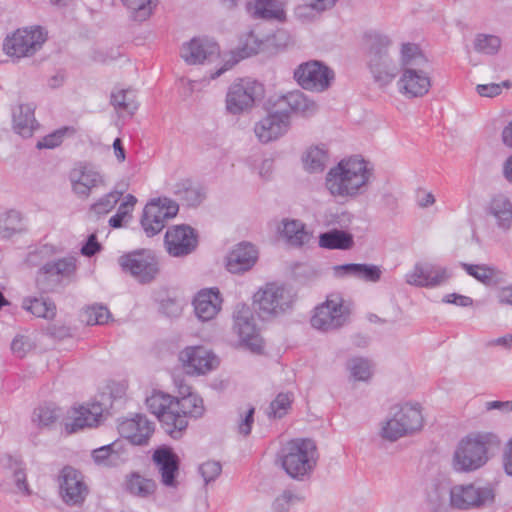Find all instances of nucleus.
Masks as SVG:
<instances>
[{"label":"nucleus","mask_w":512,"mask_h":512,"mask_svg":"<svg viewBox=\"0 0 512 512\" xmlns=\"http://www.w3.org/2000/svg\"><path fill=\"white\" fill-rule=\"evenodd\" d=\"M478 94L482 97H495L502 91L500 84H480L476 87Z\"/></svg>","instance_id":"338daca9"},{"label":"nucleus","mask_w":512,"mask_h":512,"mask_svg":"<svg viewBox=\"0 0 512 512\" xmlns=\"http://www.w3.org/2000/svg\"><path fill=\"white\" fill-rule=\"evenodd\" d=\"M22 308L32 315L46 320H53L56 316L57 308L49 297H27L23 299Z\"/></svg>","instance_id":"72a5a7b5"},{"label":"nucleus","mask_w":512,"mask_h":512,"mask_svg":"<svg viewBox=\"0 0 512 512\" xmlns=\"http://www.w3.org/2000/svg\"><path fill=\"white\" fill-rule=\"evenodd\" d=\"M354 245L353 235L340 229H331L319 235V246L329 250H348Z\"/></svg>","instance_id":"f704fd0d"},{"label":"nucleus","mask_w":512,"mask_h":512,"mask_svg":"<svg viewBox=\"0 0 512 512\" xmlns=\"http://www.w3.org/2000/svg\"><path fill=\"white\" fill-rule=\"evenodd\" d=\"M489 215L493 216L497 227L503 232H507L512 227V204L510 200L498 195L494 197L488 208Z\"/></svg>","instance_id":"473e14b6"},{"label":"nucleus","mask_w":512,"mask_h":512,"mask_svg":"<svg viewBox=\"0 0 512 512\" xmlns=\"http://www.w3.org/2000/svg\"><path fill=\"white\" fill-rule=\"evenodd\" d=\"M484 407L486 411L497 410L501 414H508L512 412V401H487Z\"/></svg>","instance_id":"69168bd1"},{"label":"nucleus","mask_w":512,"mask_h":512,"mask_svg":"<svg viewBox=\"0 0 512 512\" xmlns=\"http://www.w3.org/2000/svg\"><path fill=\"white\" fill-rule=\"evenodd\" d=\"M282 236L291 246L301 247L310 240V233L299 220H283Z\"/></svg>","instance_id":"e433bc0d"},{"label":"nucleus","mask_w":512,"mask_h":512,"mask_svg":"<svg viewBox=\"0 0 512 512\" xmlns=\"http://www.w3.org/2000/svg\"><path fill=\"white\" fill-rule=\"evenodd\" d=\"M423 427V416L419 404H397L390 408L389 417L381 429V435L389 441L419 431Z\"/></svg>","instance_id":"0eeeda50"},{"label":"nucleus","mask_w":512,"mask_h":512,"mask_svg":"<svg viewBox=\"0 0 512 512\" xmlns=\"http://www.w3.org/2000/svg\"><path fill=\"white\" fill-rule=\"evenodd\" d=\"M34 111L35 108L32 104H23L13 112L14 131L23 138L31 137L38 126Z\"/></svg>","instance_id":"2f4dec72"},{"label":"nucleus","mask_w":512,"mask_h":512,"mask_svg":"<svg viewBox=\"0 0 512 512\" xmlns=\"http://www.w3.org/2000/svg\"><path fill=\"white\" fill-rule=\"evenodd\" d=\"M381 275L382 271L377 265L359 263V272L357 274V279L375 283L380 280Z\"/></svg>","instance_id":"6e6d98bb"},{"label":"nucleus","mask_w":512,"mask_h":512,"mask_svg":"<svg viewBox=\"0 0 512 512\" xmlns=\"http://www.w3.org/2000/svg\"><path fill=\"white\" fill-rule=\"evenodd\" d=\"M328 151L324 146L310 147L303 156L304 167L311 173L322 172L328 162Z\"/></svg>","instance_id":"a19ab883"},{"label":"nucleus","mask_w":512,"mask_h":512,"mask_svg":"<svg viewBox=\"0 0 512 512\" xmlns=\"http://www.w3.org/2000/svg\"><path fill=\"white\" fill-rule=\"evenodd\" d=\"M59 492L64 503L76 506L84 502L89 490L82 473L71 466H65L59 475Z\"/></svg>","instance_id":"a211bd4d"},{"label":"nucleus","mask_w":512,"mask_h":512,"mask_svg":"<svg viewBox=\"0 0 512 512\" xmlns=\"http://www.w3.org/2000/svg\"><path fill=\"white\" fill-rule=\"evenodd\" d=\"M293 76L300 87L312 92L326 91L335 78L334 71L317 60L300 64Z\"/></svg>","instance_id":"4468645a"},{"label":"nucleus","mask_w":512,"mask_h":512,"mask_svg":"<svg viewBox=\"0 0 512 512\" xmlns=\"http://www.w3.org/2000/svg\"><path fill=\"white\" fill-rule=\"evenodd\" d=\"M118 264L124 273L142 285L153 282L160 272L157 256L148 249L126 253L118 258Z\"/></svg>","instance_id":"6e6552de"},{"label":"nucleus","mask_w":512,"mask_h":512,"mask_svg":"<svg viewBox=\"0 0 512 512\" xmlns=\"http://www.w3.org/2000/svg\"><path fill=\"white\" fill-rule=\"evenodd\" d=\"M261 45V41L258 40L257 36L252 32H248L240 37L239 45L236 51L232 52L231 59L227 60L224 65L211 73L210 79H215L223 74L225 71L231 69L240 60L257 54Z\"/></svg>","instance_id":"a878e982"},{"label":"nucleus","mask_w":512,"mask_h":512,"mask_svg":"<svg viewBox=\"0 0 512 512\" xmlns=\"http://www.w3.org/2000/svg\"><path fill=\"white\" fill-rule=\"evenodd\" d=\"M494 500L495 490L490 484H457L450 488V504L453 509H478L493 504Z\"/></svg>","instance_id":"9d476101"},{"label":"nucleus","mask_w":512,"mask_h":512,"mask_svg":"<svg viewBox=\"0 0 512 512\" xmlns=\"http://www.w3.org/2000/svg\"><path fill=\"white\" fill-rule=\"evenodd\" d=\"M179 361L182 364L185 373L192 374V346H187L179 354Z\"/></svg>","instance_id":"774afa93"},{"label":"nucleus","mask_w":512,"mask_h":512,"mask_svg":"<svg viewBox=\"0 0 512 512\" xmlns=\"http://www.w3.org/2000/svg\"><path fill=\"white\" fill-rule=\"evenodd\" d=\"M121 2L129 11L130 18L140 23L146 21L156 7L154 0H121Z\"/></svg>","instance_id":"79ce46f5"},{"label":"nucleus","mask_w":512,"mask_h":512,"mask_svg":"<svg viewBox=\"0 0 512 512\" xmlns=\"http://www.w3.org/2000/svg\"><path fill=\"white\" fill-rule=\"evenodd\" d=\"M38 424L42 426H49L57 419V410L50 406H40L34 411Z\"/></svg>","instance_id":"bf43d9fd"},{"label":"nucleus","mask_w":512,"mask_h":512,"mask_svg":"<svg viewBox=\"0 0 512 512\" xmlns=\"http://www.w3.org/2000/svg\"><path fill=\"white\" fill-rule=\"evenodd\" d=\"M447 279L446 269L431 263H417L413 270L406 274V282L418 287H436Z\"/></svg>","instance_id":"5701e85b"},{"label":"nucleus","mask_w":512,"mask_h":512,"mask_svg":"<svg viewBox=\"0 0 512 512\" xmlns=\"http://www.w3.org/2000/svg\"><path fill=\"white\" fill-rule=\"evenodd\" d=\"M24 230L21 213L9 210L0 215V234L3 238H10Z\"/></svg>","instance_id":"37998d69"},{"label":"nucleus","mask_w":512,"mask_h":512,"mask_svg":"<svg viewBox=\"0 0 512 512\" xmlns=\"http://www.w3.org/2000/svg\"><path fill=\"white\" fill-rule=\"evenodd\" d=\"M500 445L492 432H479L462 439L453 455V468L458 472L475 471L488 461V451Z\"/></svg>","instance_id":"7ed1b4c3"},{"label":"nucleus","mask_w":512,"mask_h":512,"mask_svg":"<svg viewBox=\"0 0 512 512\" xmlns=\"http://www.w3.org/2000/svg\"><path fill=\"white\" fill-rule=\"evenodd\" d=\"M121 196L122 192L117 190L111 191L99 198L97 202L91 205L90 209L98 215L107 214L114 209Z\"/></svg>","instance_id":"8fccbe9b"},{"label":"nucleus","mask_w":512,"mask_h":512,"mask_svg":"<svg viewBox=\"0 0 512 512\" xmlns=\"http://www.w3.org/2000/svg\"><path fill=\"white\" fill-rule=\"evenodd\" d=\"M462 267L468 275L485 285H491L495 280L496 270L490 266L462 263Z\"/></svg>","instance_id":"de8ad7c7"},{"label":"nucleus","mask_w":512,"mask_h":512,"mask_svg":"<svg viewBox=\"0 0 512 512\" xmlns=\"http://www.w3.org/2000/svg\"><path fill=\"white\" fill-rule=\"evenodd\" d=\"M198 472L203 478L204 485L214 482L222 472V465L219 461L209 460L198 467Z\"/></svg>","instance_id":"864d4df0"},{"label":"nucleus","mask_w":512,"mask_h":512,"mask_svg":"<svg viewBox=\"0 0 512 512\" xmlns=\"http://www.w3.org/2000/svg\"><path fill=\"white\" fill-rule=\"evenodd\" d=\"M118 430L120 435L133 445H146L154 432V423L143 414L123 420Z\"/></svg>","instance_id":"4be33fe9"},{"label":"nucleus","mask_w":512,"mask_h":512,"mask_svg":"<svg viewBox=\"0 0 512 512\" xmlns=\"http://www.w3.org/2000/svg\"><path fill=\"white\" fill-rule=\"evenodd\" d=\"M319 454L316 443L308 438H296L281 449L280 461L285 472L295 480L309 478L315 470Z\"/></svg>","instance_id":"20e7f679"},{"label":"nucleus","mask_w":512,"mask_h":512,"mask_svg":"<svg viewBox=\"0 0 512 512\" xmlns=\"http://www.w3.org/2000/svg\"><path fill=\"white\" fill-rule=\"evenodd\" d=\"M73 192L80 198H88L94 188L105 185L103 175L89 165L80 164L69 174Z\"/></svg>","instance_id":"aec40b11"},{"label":"nucleus","mask_w":512,"mask_h":512,"mask_svg":"<svg viewBox=\"0 0 512 512\" xmlns=\"http://www.w3.org/2000/svg\"><path fill=\"white\" fill-rule=\"evenodd\" d=\"M178 211V203L170 198L151 199L143 209L141 227L148 237H153L165 228L167 222L174 218Z\"/></svg>","instance_id":"1a4fd4ad"},{"label":"nucleus","mask_w":512,"mask_h":512,"mask_svg":"<svg viewBox=\"0 0 512 512\" xmlns=\"http://www.w3.org/2000/svg\"><path fill=\"white\" fill-rule=\"evenodd\" d=\"M13 482L16 487L17 492L22 493L24 495L29 496L31 494V490L27 483V475L25 469L22 464L16 463L13 470Z\"/></svg>","instance_id":"13d9d810"},{"label":"nucleus","mask_w":512,"mask_h":512,"mask_svg":"<svg viewBox=\"0 0 512 512\" xmlns=\"http://www.w3.org/2000/svg\"><path fill=\"white\" fill-rule=\"evenodd\" d=\"M77 269L75 257L52 258L42 269H38L35 277L37 288L44 293L53 292L64 279L72 277Z\"/></svg>","instance_id":"9b49d317"},{"label":"nucleus","mask_w":512,"mask_h":512,"mask_svg":"<svg viewBox=\"0 0 512 512\" xmlns=\"http://www.w3.org/2000/svg\"><path fill=\"white\" fill-rule=\"evenodd\" d=\"M258 252L254 245L247 242L238 244L227 257V269L231 273L249 270L257 261Z\"/></svg>","instance_id":"bb28decb"},{"label":"nucleus","mask_w":512,"mask_h":512,"mask_svg":"<svg viewBox=\"0 0 512 512\" xmlns=\"http://www.w3.org/2000/svg\"><path fill=\"white\" fill-rule=\"evenodd\" d=\"M126 489L133 495L145 498L154 493L156 483L134 473L128 478Z\"/></svg>","instance_id":"c03bdc74"},{"label":"nucleus","mask_w":512,"mask_h":512,"mask_svg":"<svg viewBox=\"0 0 512 512\" xmlns=\"http://www.w3.org/2000/svg\"><path fill=\"white\" fill-rule=\"evenodd\" d=\"M278 104L280 107L286 105L292 112L303 117H311L318 110L317 103L300 90H295L281 96Z\"/></svg>","instance_id":"c756f323"},{"label":"nucleus","mask_w":512,"mask_h":512,"mask_svg":"<svg viewBox=\"0 0 512 512\" xmlns=\"http://www.w3.org/2000/svg\"><path fill=\"white\" fill-rule=\"evenodd\" d=\"M247 11L254 19L278 20L285 19V12L278 0H254L247 3Z\"/></svg>","instance_id":"7c9ffc66"},{"label":"nucleus","mask_w":512,"mask_h":512,"mask_svg":"<svg viewBox=\"0 0 512 512\" xmlns=\"http://www.w3.org/2000/svg\"><path fill=\"white\" fill-rule=\"evenodd\" d=\"M111 104L116 110L128 112L130 115H133L138 109L135 93L131 89H122L117 92H112Z\"/></svg>","instance_id":"a18cd8bd"},{"label":"nucleus","mask_w":512,"mask_h":512,"mask_svg":"<svg viewBox=\"0 0 512 512\" xmlns=\"http://www.w3.org/2000/svg\"><path fill=\"white\" fill-rule=\"evenodd\" d=\"M368 68L374 82L380 87H387L399 73L398 64L391 57L389 50L392 41L387 35L371 33L367 35Z\"/></svg>","instance_id":"423d86ee"},{"label":"nucleus","mask_w":512,"mask_h":512,"mask_svg":"<svg viewBox=\"0 0 512 512\" xmlns=\"http://www.w3.org/2000/svg\"><path fill=\"white\" fill-rule=\"evenodd\" d=\"M350 377L355 381H368L373 374L371 361L363 357H354L347 362Z\"/></svg>","instance_id":"49530a36"},{"label":"nucleus","mask_w":512,"mask_h":512,"mask_svg":"<svg viewBox=\"0 0 512 512\" xmlns=\"http://www.w3.org/2000/svg\"><path fill=\"white\" fill-rule=\"evenodd\" d=\"M301 500L302 498L292 491L285 490L273 501L272 510L273 512H288L292 505Z\"/></svg>","instance_id":"5fc2aeb1"},{"label":"nucleus","mask_w":512,"mask_h":512,"mask_svg":"<svg viewBox=\"0 0 512 512\" xmlns=\"http://www.w3.org/2000/svg\"><path fill=\"white\" fill-rule=\"evenodd\" d=\"M94 462L103 467H118L127 460L123 442L116 440L92 451Z\"/></svg>","instance_id":"c85d7f7f"},{"label":"nucleus","mask_w":512,"mask_h":512,"mask_svg":"<svg viewBox=\"0 0 512 512\" xmlns=\"http://www.w3.org/2000/svg\"><path fill=\"white\" fill-rule=\"evenodd\" d=\"M222 297L218 288H204L194 296V315L202 322L212 321L221 310Z\"/></svg>","instance_id":"b1692460"},{"label":"nucleus","mask_w":512,"mask_h":512,"mask_svg":"<svg viewBox=\"0 0 512 512\" xmlns=\"http://www.w3.org/2000/svg\"><path fill=\"white\" fill-rule=\"evenodd\" d=\"M219 358L201 346H194V374H207L219 366Z\"/></svg>","instance_id":"58836bf2"},{"label":"nucleus","mask_w":512,"mask_h":512,"mask_svg":"<svg viewBox=\"0 0 512 512\" xmlns=\"http://www.w3.org/2000/svg\"><path fill=\"white\" fill-rule=\"evenodd\" d=\"M220 55V48L216 41L207 36L194 37V65L205 61L212 62Z\"/></svg>","instance_id":"c9c22d12"},{"label":"nucleus","mask_w":512,"mask_h":512,"mask_svg":"<svg viewBox=\"0 0 512 512\" xmlns=\"http://www.w3.org/2000/svg\"><path fill=\"white\" fill-rule=\"evenodd\" d=\"M428 507L432 512H450V488L444 485H434L427 495Z\"/></svg>","instance_id":"4c0bfd02"},{"label":"nucleus","mask_w":512,"mask_h":512,"mask_svg":"<svg viewBox=\"0 0 512 512\" xmlns=\"http://www.w3.org/2000/svg\"><path fill=\"white\" fill-rule=\"evenodd\" d=\"M148 410L154 414L165 433L173 439L182 436L183 431L188 426V414L183 409L184 405L181 401L162 391H153L146 398Z\"/></svg>","instance_id":"39448f33"},{"label":"nucleus","mask_w":512,"mask_h":512,"mask_svg":"<svg viewBox=\"0 0 512 512\" xmlns=\"http://www.w3.org/2000/svg\"><path fill=\"white\" fill-rule=\"evenodd\" d=\"M152 461L161 476L162 484L176 488L180 460L173 449L166 445L159 446L153 452Z\"/></svg>","instance_id":"6ab92c4d"},{"label":"nucleus","mask_w":512,"mask_h":512,"mask_svg":"<svg viewBox=\"0 0 512 512\" xmlns=\"http://www.w3.org/2000/svg\"><path fill=\"white\" fill-rule=\"evenodd\" d=\"M84 317L88 325H103L108 322L111 313L106 306L95 304L85 310Z\"/></svg>","instance_id":"603ef678"},{"label":"nucleus","mask_w":512,"mask_h":512,"mask_svg":"<svg viewBox=\"0 0 512 512\" xmlns=\"http://www.w3.org/2000/svg\"><path fill=\"white\" fill-rule=\"evenodd\" d=\"M64 133H65V130H62V129L54 131L53 133L48 134L45 137H43L41 140H39L36 144V147L38 149H44V148L53 149L62 143Z\"/></svg>","instance_id":"052dcab7"},{"label":"nucleus","mask_w":512,"mask_h":512,"mask_svg":"<svg viewBox=\"0 0 512 512\" xmlns=\"http://www.w3.org/2000/svg\"><path fill=\"white\" fill-rule=\"evenodd\" d=\"M290 117L286 111H275L261 119L254 128L258 139L263 143L276 140L284 135L289 128Z\"/></svg>","instance_id":"412c9836"},{"label":"nucleus","mask_w":512,"mask_h":512,"mask_svg":"<svg viewBox=\"0 0 512 512\" xmlns=\"http://www.w3.org/2000/svg\"><path fill=\"white\" fill-rule=\"evenodd\" d=\"M372 172L364 159L357 156L342 159L326 175V187L331 195L356 198L363 194Z\"/></svg>","instance_id":"f257e3e1"},{"label":"nucleus","mask_w":512,"mask_h":512,"mask_svg":"<svg viewBox=\"0 0 512 512\" xmlns=\"http://www.w3.org/2000/svg\"><path fill=\"white\" fill-rule=\"evenodd\" d=\"M159 309L168 317H178L182 312L183 303L180 299L168 296L161 300Z\"/></svg>","instance_id":"4d7b16f0"},{"label":"nucleus","mask_w":512,"mask_h":512,"mask_svg":"<svg viewBox=\"0 0 512 512\" xmlns=\"http://www.w3.org/2000/svg\"><path fill=\"white\" fill-rule=\"evenodd\" d=\"M60 250L50 244L36 246L30 250L25 258V262L29 267H38L42 269L52 258H54Z\"/></svg>","instance_id":"ea45409f"},{"label":"nucleus","mask_w":512,"mask_h":512,"mask_svg":"<svg viewBox=\"0 0 512 512\" xmlns=\"http://www.w3.org/2000/svg\"><path fill=\"white\" fill-rule=\"evenodd\" d=\"M292 303L290 291L275 283L267 284L254 295V305L263 319L284 313Z\"/></svg>","instance_id":"ddd939ff"},{"label":"nucleus","mask_w":512,"mask_h":512,"mask_svg":"<svg viewBox=\"0 0 512 512\" xmlns=\"http://www.w3.org/2000/svg\"><path fill=\"white\" fill-rule=\"evenodd\" d=\"M346 320L347 311L343 306L342 299L339 296H331L316 307L311 324L316 329L329 331L343 326Z\"/></svg>","instance_id":"dca6fc26"},{"label":"nucleus","mask_w":512,"mask_h":512,"mask_svg":"<svg viewBox=\"0 0 512 512\" xmlns=\"http://www.w3.org/2000/svg\"><path fill=\"white\" fill-rule=\"evenodd\" d=\"M255 408L250 406L245 413L240 414L238 422V433L243 436H248L251 433L252 425L254 423Z\"/></svg>","instance_id":"680f3d73"},{"label":"nucleus","mask_w":512,"mask_h":512,"mask_svg":"<svg viewBox=\"0 0 512 512\" xmlns=\"http://www.w3.org/2000/svg\"><path fill=\"white\" fill-rule=\"evenodd\" d=\"M233 319V328L241 341L252 352L260 353L263 350V341L259 336L250 307L246 304H238L234 311Z\"/></svg>","instance_id":"f3484780"},{"label":"nucleus","mask_w":512,"mask_h":512,"mask_svg":"<svg viewBox=\"0 0 512 512\" xmlns=\"http://www.w3.org/2000/svg\"><path fill=\"white\" fill-rule=\"evenodd\" d=\"M263 85L249 78L235 81L226 95V109L231 114H239L250 109L255 101L262 96Z\"/></svg>","instance_id":"2eb2a0df"},{"label":"nucleus","mask_w":512,"mask_h":512,"mask_svg":"<svg viewBox=\"0 0 512 512\" xmlns=\"http://www.w3.org/2000/svg\"><path fill=\"white\" fill-rule=\"evenodd\" d=\"M292 401V393H279L270 403L268 416L273 418H282L290 409Z\"/></svg>","instance_id":"09e8293b"},{"label":"nucleus","mask_w":512,"mask_h":512,"mask_svg":"<svg viewBox=\"0 0 512 512\" xmlns=\"http://www.w3.org/2000/svg\"><path fill=\"white\" fill-rule=\"evenodd\" d=\"M46 39V31L39 26L18 29L5 38L3 50L11 57L31 56L41 49Z\"/></svg>","instance_id":"f8f14e48"},{"label":"nucleus","mask_w":512,"mask_h":512,"mask_svg":"<svg viewBox=\"0 0 512 512\" xmlns=\"http://www.w3.org/2000/svg\"><path fill=\"white\" fill-rule=\"evenodd\" d=\"M359 272V263H348L336 265L333 267V273L336 278L354 277L357 278Z\"/></svg>","instance_id":"e2e57ef3"},{"label":"nucleus","mask_w":512,"mask_h":512,"mask_svg":"<svg viewBox=\"0 0 512 512\" xmlns=\"http://www.w3.org/2000/svg\"><path fill=\"white\" fill-rule=\"evenodd\" d=\"M101 250V245L97 241L95 234L88 236L86 243L81 248V254L86 257H92Z\"/></svg>","instance_id":"0e129e2a"},{"label":"nucleus","mask_w":512,"mask_h":512,"mask_svg":"<svg viewBox=\"0 0 512 512\" xmlns=\"http://www.w3.org/2000/svg\"><path fill=\"white\" fill-rule=\"evenodd\" d=\"M501 40L495 35L479 34L474 42V48L480 53L493 55L498 52Z\"/></svg>","instance_id":"3c124183"},{"label":"nucleus","mask_w":512,"mask_h":512,"mask_svg":"<svg viewBox=\"0 0 512 512\" xmlns=\"http://www.w3.org/2000/svg\"><path fill=\"white\" fill-rule=\"evenodd\" d=\"M103 407L98 402L88 403L80 406L74 411V418L71 423H66L65 428L68 433H74L85 427H92L99 423L102 417Z\"/></svg>","instance_id":"cd10ccee"},{"label":"nucleus","mask_w":512,"mask_h":512,"mask_svg":"<svg viewBox=\"0 0 512 512\" xmlns=\"http://www.w3.org/2000/svg\"><path fill=\"white\" fill-rule=\"evenodd\" d=\"M192 229L188 225H176L166 231L164 244L169 255L182 257L192 252Z\"/></svg>","instance_id":"393cba45"},{"label":"nucleus","mask_w":512,"mask_h":512,"mask_svg":"<svg viewBox=\"0 0 512 512\" xmlns=\"http://www.w3.org/2000/svg\"><path fill=\"white\" fill-rule=\"evenodd\" d=\"M401 75L398 90L407 98L422 97L429 92L431 79L426 71L429 61L420 47L403 43L400 51Z\"/></svg>","instance_id":"f03ea898"}]
</instances>
